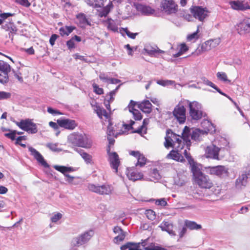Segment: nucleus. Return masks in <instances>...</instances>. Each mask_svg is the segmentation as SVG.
<instances>
[{
	"label": "nucleus",
	"mask_w": 250,
	"mask_h": 250,
	"mask_svg": "<svg viewBox=\"0 0 250 250\" xmlns=\"http://www.w3.org/2000/svg\"><path fill=\"white\" fill-rule=\"evenodd\" d=\"M213 144L219 148L220 151L227 150V147L228 146L229 143L228 140L224 137H219L215 139L213 142Z\"/></svg>",
	"instance_id": "4be33fe9"
},
{
	"label": "nucleus",
	"mask_w": 250,
	"mask_h": 250,
	"mask_svg": "<svg viewBox=\"0 0 250 250\" xmlns=\"http://www.w3.org/2000/svg\"><path fill=\"white\" fill-rule=\"evenodd\" d=\"M145 51L150 56L158 57L160 54H163L165 51L160 49L156 45H147L144 48Z\"/></svg>",
	"instance_id": "aec40b11"
},
{
	"label": "nucleus",
	"mask_w": 250,
	"mask_h": 250,
	"mask_svg": "<svg viewBox=\"0 0 250 250\" xmlns=\"http://www.w3.org/2000/svg\"><path fill=\"white\" fill-rule=\"evenodd\" d=\"M190 10L193 17L200 21H203L208 16V10L207 7L201 6H192Z\"/></svg>",
	"instance_id": "9d476101"
},
{
	"label": "nucleus",
	"mask_w": 250,
	"mask_h": 250,
	"mask_svg": "<svg viewBox=\"0 0 250 250\" xmlns=\"http://www.w3.org/2000/svg\"><path fill=\"white\" fill-rule=\"evenodd\" d=\"M106 0H94V7H101Z\"/></svg>",
	"instance_id": "e2e57ef3"
},
{
	"label": "nucleus",
	"mask_w": 250,
	"mask_h": 250,
	"mask_svg": "<svg viewBox=\"0 0 250 250\" xmlns=\"http://www.w3.org/2000/svg\"><path fill=\"white\" fill-rule=\"evenodd\" d=\"M17 131L16 130H11L10 132L5 133V136L11 140H15L16 139V135Z\"/></svg>",
	"instance_id": "864d4df0"
},
{
	"label": "nucleus",
	"mask_w": 250,
	"mask_h": 250,
	"mask_svg": "<svg viewBox=\"0 0 250 250\" xmlns=\"http://www.w3.org/2000/svg\"><path fill=\"white\" fill-rule=\"evenodd\" d=\"M129 112L132 113L135 120H141L142 119V114L139 110L135 109Z\"/></svg>",
	"instance_id": "c03bdc74"
},
{
	"label": "nucleus",
	"mask_w": 250,
	"mask_h": 250,
	"mask_svg": "<svg viewBox=\"0 0 250 250\" xmlns=\"http://www.w3.org/2000/svg\"><path fill=\"white\" fill-rule=\"evenodd\" d=\"M28 150L31 153V155H32L34 157V158L38 161V163H39L45 168H48L49 167V165L45 161L43 156L36 149L31 146H29L28 147Z\"/></svg>",
	"instance_id": "6ab92c4d"
},
{
	"label": "nucleus",
	"mask_w": 250,
	"mask_h": 250,
	"mask_svg": "<svg viewBox=\"0 0 250 250\" xmlns=\"http://www.w3.org/2000/svg\"><path fill=\"white\" fill-rule=\"evenodd\" d=\"M2 28L6 31L9 32V38H11L10 34L12 35L16 34L17 31V29L13 22H9L2 26Z\"/></svg>",
	"instance_id": "cd10ccee"
},
{
	"label": "nucleus",
	"mask_w": 250,
	"mask_h": 250,
	"mask_svg": "<svg viewBox=\"0 0 250 250\" xmlns=\"http://www.w3.org/2000/svg\"><path fill=\"white\" fill-rule=\"evenodd\" d=\"M185 157L188 161L195 183L201 188L209 189L213 186L212 181L208 176L201 171V165L194 161L187 150L184 151Z\"/></svg>",
	"instance_id": "f03ea898"
},
{
	"label": "nucleus",
	"mask_w": 250,
	"mask_h": 250,
	"mask_svg": "<svg viewBox=\"0 0 250 250\" xmlns=\"http://www.w3.org/2000/svg\"><path fill=\"white\" fill-rule=\"evenodd\" d=\"M217 77L221 81L226 82L228 80L227 75L225 72H218L217 73Z\"/></svg>",
	"instance_id": "3c124183"
},
{
	"label": "nucleus",
	"mask_w": 250,
	"mask_h": 250,
	"mask_svg": "<svg viewBox=\"0 0 250 250\" xmlns=\"http://www.w3.org/2000/svg\"><path fill=\"white\" fill-rule=\"evenodd\" d=\"M185 224L186 227L191 230H198L202 228L201 225L197 224L194 221L186 220L185 222Z\"/></svg>",
	"instance_id": "473e14b6"
},
{
	"label": "nucleus",
	"mask_w": 250,
	"mask_h": 250,
	"mask_svg": "<svg viewBox=\"0 0 250 250\" xmlns=\"http://www.w3.org/2000/svg\"><path fill=\"white\" fill-rule=\"evenodd\" d=\"M47 112L52 115H56V114L61 115V114H62L60 111H59L58 110H56L51 107L47 108Z\"/></svg>",
	"instance_id": "774afa93"
},
{
	"label": "nucleus",
	"mask_w": 250,
	"mask_h": 250,
	"mask_svg": "<svg viewBox=\"0 0 250 250\" xmlns=\"http://www.w3.org/2000/svg\"><path fill=\"white\" fill-rule=\"evenodd\" d=\"M12 71L15 78L17 79L20 82H22L23 78L21 76V73L20 71V70H18V71H16L14 70H13Z\"/></svg>",
	"instance_id": "5fc2aeb1"
},
{
	"label": "nucleus",
	"mask_w": 250,
	"mask_h": 250,
	"mask_svg": "<svg viewBox=\"0 0 250 250\" xmlns=\"http://www.w3.org/2000/svg\"><path fill=\"white\" fill-rule=\"evenodd\" d=\"M160 7L167 15L176 14L178 9V5L174 0H161Z\"/></svg>",
	"instance_id": "6e6552de"
},
{
	"label": "nucleus",
	"mask_w": 250,
	"mask_h": 250,
	"mask_svg": "<svg viewBox=\"0 0 250 250\" xmlns=\"http://www.w3.org/2000/svg\"><path fill=\"white\" fill-rule=\"evenodd\" d=\"M204 133L203 130H201L198 128L193 129L191 132L189 128L186 126L181 137L183 142L187 146V149H189L191 145L190 138L195 141H199L201 134H204Z\"/></svg>",
	"instance_id": "7ed1b4c3"
},
{
	"label": "nucleus",
	"mask_w": 250,
	"mask_h": 250,
	"mask_svg": "<svg viewBox=\"0 0 250 250\" xmlns=\"http://www.w3.org/2000/svg\"><path fill=\"white\" fill-rule=\"evenodd\" d=\"M66 45L68 47V48L70 50L74 48L75 47V42L74 41V39L71 38L70 40H68L66 42Z\"/></svg>",
	"instance_id": "052dcab7"
},
{
	"label": "nucleus",
	"mask_w": 250,
	"mask_h": 250,
	"mask_svg": "<svg viewBox=\"0 0 250 250\" xmlns=\"http://www.w3.org/2000/svg\"><path fill=\"white\" fill-rule=\"evenodd\" d=\"M99 78L102 81H103L104 82H107V83L108 82L109 79H110L108 77L107 75H106L104 73H101L100 74Z\"/></svg>",
	"instance_id": "338daca9"
},
{
	"label": "nucleus",
	"mask_w": 250,
	"mask_h": 250,
	"mask_svg": "<svg viewBox=\"0 0 250 250\" xmlns=\"http://www.w3.org/2000/svg\"><path fill=\"white\" fill-rule=\"evenodd\" d=\"M146 158L145 157V156L141 154L139 155V157L137 158V163L136 164V166H139L142 167L145 166L146 164Z\"/></svg>",
	"instance_id": "4c0bfd02"
},
{
	"label": "nucleus",
	"mask_w": 250,
	"mask_h": 250,
	"mask_svg": "<svg viewBox=\"0 0 250 250\" xmlns=\"http://www.w3.org/2000/svg\"><path fill=\"white\" fill-rule=\"evenodd\" d=\"M94 234V232L92 229L86 231L79 237L74 238L72 241V245L77 247L82 246L88 242Z\"/></svg>",
	"instance_id": "f8f14e48"
},
{
	"label": "nucleus",
	"mask_w": 250,
	"mask_h": 250,
	"mask_svg": "<svg viewBox=\"0 0 250 250\" xmlns=\"http://www.w3.org/2000/svg\"><path fill=\"white\" fill-rule=\"evenodd\" d=\"M113 7L112 2L110 1L106 6L104 7L101 10L98 11V16L100 18L106 17Z\"/></svg>",
	"instance_id": "c85d7f7f"
},
{
	"label": "nucleus",
	"mask_w": 250,
	"mask_h": 250,
	"mask_svg": "<svg viewBox=\"0 0 250 250\" xmlns=\"http://www.w3.org/2000/svg\"><path fill=\"white\" fill-rule=\"evenodd\" d=\"M106 133L107 136L117 137V135H115V130H114L111 123L109 124V125L107 127Z\"/></svg>",
	"instance_id": "49530a36"
},
{
	"label": "nucleus",
	"mask_w": 250,
	"mask_h": 250,
	"mask_svg": "<svg viewBox=\"0 0 250 250\" xmlns=\"http://www.w3.org/2000/svg\"><path fill=\"white\" fill-rule=\"evenodd\" d=\"M145 214L146 217L150 220H154L156 218L155 212L152 209L146 210Z\"/></svg>",
	"instance_id": "a19ab883"
},
{
	"label": "nucleus",
	"mask_w": 250,
	"mask_h": 250,
	"mask_svg": "<svg viewBox=\"0 0 250 250\" xmlns=\"http://www.w3.org/2000/svg\"><path fill=\"white\" fill-rule=\"evenodd\" d=\"M57 123L60 127L69 130H73L77 126L75 120L69 119L61 118L57 120Z\"/></svg>",
	"instance_id": "f3484780"
},
{
	"label": "nucleus",
	"mask_w": 250,
	"mask_h": 250,
	"mask_svg": "<svg viewBox=\"0 0 250 250\" xmlns=\"http://www.w3.org/2000/svg\"><path fill=\"white\" fill-rule=\"evenodd\" d=\"M10 71V65L7 62L0 60V83L5 84L8 82V73Z\"/></svg>",
	"instance_id": "ddd939ff"
},
{
	"label": "nucleus",
	"mask_w": 250,
	"mask_h": 250,
	"mask_svg": "<svg viewBox=\"0 0 250 250\" xmlns=\"http://www.w3.org/2000/svg\"><path fill=\"white\" fill-rule=\"evenodd\" d=\"M82 157L87 164H92L93 163L92 156L86 152L83 153Z\"/></svg>",
	"instance_id": "79ce46f5"
},
{
	"label": "nucleus",
	"mask_w": 250,
	"mask_h": 250,
	"mask_svg": "<svg viewBox=\"0 0 250 250\" xmlns=\"http://www.w3.org/2000/svg\"><path fill=\"white\" fill-rule=\"evenodd\" d=\"M125 233H120L114 238L113 241L115 243L118 244L125 239Z\"/></svg>",
	"instance_id": "a18cd8bd"
},
{
	"label": "nucleus",
	"mask_w": 250,
	"mask_h": 250,
	"mask_svg": "<svg viewBox=\"0 0 250 250\" xmlns=\"http://www.w3.org/2000/svg\"><path fill=\"white\" fill-rule=\"evenodd\" d=\"M201 79L203 83L207 85L210 86L213 88H215V87H215V85L213 83L209 81L206 77H202Z\"/></svg>",
	"instance_id": "09e8293b"
},
{
	"label": "nucleus",
	"mask_w": 250,
	"mask_h": 250,
	"mask_svg": "<svg viewBox=\"0 0 250 250\" xmlns=\"http://www.w3.org/2000/svg\"><path fill=\"white\" fill-rule=\"evenodd\" d=\"M120 31L121 34H122V31H124L126 35L130 38L132 39H135L136 36L138 34V33H131L127 29V28H121L120 29Z\"/></svg>",
	"instance_id": "c9c22d12"
},
{
	"label": "nucleus",
	"mask_w": 250,
	"mask_h": 250,
	"mask_svg": "<svg viewBox=\"0 0 250 250\" xmlns=\"http://www.w3.org/2000/svg\"><path fill=\"white\" fill-rule=\"evenodd\" d=\"M165 142L164 146L166 148H169L170 147L173 148L167 155V158L172 159L177 162H185L184 157L182 156L184 151L182 150L184 148L186 145L183 142L181 136L173 132L170 129L167 130L166 136L165 137ZM187 148L184 149L187 150Z\"/></svg>",
	"instance_id": "f257e3e1"
},
{
	"label": "nucleus",
	"mask_w": 250,
	"mask_h": 250,
	"mask_svg": "<svg viewBox=\"0 0 250 250\" xmlns=\"http://www.w3.org/2000/svg\"><path fill=\"white\" fill-rule=\"evenodd\" d=\"M188 103L189 108V113L191 119L194 120H199L204 116V113L202 111L201 104L196 102H190L189 100L185 101Z\"/></svg>",
	"instance_id": "423d86ee"
},
{
	"label": "nucleus",
	"mask_w": 250,
	"mask_h": 250,
	"mask_svg": "<svg viewBox=\"0 0 250 250\" xmlns=\"http://www.w3.org/2000/svg\"><path fill=\"white\" fill-rule=\"evenodd\" d=\"M15 124L21 129L28 133L35 134L38 132L36 124L31 119L21 120L20 122H15Z\"/></svg>",
	"instance_id": "1a4fd4ad"
},
{
	"label": "nucleus",
	"mask_w": 250,
	"mask_h": 250,
	"mask_svg": "<svg viewBox=\"0 0 250 250\" xmlns=\"http://www.w3.org/2000/svg\"><path fill=\"white\" fill-rule=\"evenodd\" d=\"M75 29L74 26H65L60 28L59 32L62 36H68Z\"/></svg>",
	"instance_id": "2f4dec72"
},
{
	"label": "nucleus",
	"mask_w": 250,
	"mask_h": 250,
	"mask_svg": "<svg viewBox=\"0 0 250 250\" xmlns=\"http://www.w3.org/2000/svg\"><path fill=\"white\" fill-rule=\"evenodd\" d=\"M76 18L78 24L80 27H83L86 25H90V23L87 19L86 15L83 13L78 14Z\"/></svg>",
	"instance_id": "bb28decb"
},
{
	"label": "nucleus",
	"mask_w": 250,
	"mask_h": 250,
	"mask_svg": "<svg viewBox=\"0 0 250 250\" xmlns=\"http://www.w3.org/2000/svg\"><path fill=\"white\" fill-rule=\"evenodd\" d=\"M93 87L95 93L98 95H101L104 93V90L102 88H100L99 86L95 83L93 84Z\"/></svg>",
	"instance_id": "603ef678"
},
{
	"label": "nucleus",
	"mask_w": 250,
	"mask_h": 250,
	"mask_svg": "<svg viewBox=\"0 0 250 250\" xmlns=\"http://www.w3.org/2000/svg\"><path fill=\"white\" fill-rule=\"evenodd\" d=\"M135 124L134 121L132 120L130 121L129 124H124L123 127L126 131H129L131 129H133L132 125Z\"/></svg>",
	"instance_id": "6e6d98bb"
},
{
	"label": "nucleus",
	"mask_w": 250,
	"mask_h": 250,
	"mask_svg": "<svg viewBox=\"0 0 250 250\" xmlns=\"http://www.w3.org/2000/svg\"><path fill=\"white\" fill-rule=\"evenodd\" d=\"M155 204L157 205H158V206H161L163 207H165V206H167V202L165 200V199L162 198V199H160L156 200Z\"/></svg>",
	"instance_id": "bf43d9fd"
},
{
	"label": "nucleus",
	"mask_w": 250,
	"mask_h": 250,
	"mask_svg": "<svg viewBox=\"0 0 250 250\" xmlns=\"http://www.w3.org/2000/svg\"><path fill=\"white\" fill-rule=\"evenodd\" d=\"M250 179V168L244 171L235 181V188L237 189H242L248 184V179Z\"/></svg>",
	"instance_id": "4468645a"
},
{
	"label": "nucleus",
	"mask_w": 250,
	"mask_h": 250,
	"mask_svg": "<svg viewBox=\"0 0 250 250\" xmlns=\"http://www.w3.org/2000/svg\"><path fill=\"white\" fill-rule=\"evenodd\" d=\"M11 94L5 91H0V100H7L10 98Z\"/></svg>",
	"instance_id": "de8ad7c7"
},
{
	"label": "nucleus",
	"mask_w": 250,
	"mask_h": 250,
	"mask_svg": "<svg viewBox=\"0 0 250 250\" xmlns=\"http://www.w3.org/2000/svg\"><path fill=\"white\" fill-rule=\"evenodd\" d=\"M111 148L109 146L107 148V153L108 155V160L109 162L110 167L115 170L116 173L118 172V168L120 164V161L118 154L115 152H111Z\"/></svg>",
	"instance_id": "2eb2a0df"
},
{
	"label": "nucleus",
	"mask_w": 250,
	"mask_h": 250,
	"mask_svg": "<svg viewBox=\"0 0 250 250\" xmlns=\"http://www.w3.org/2000/svg\"><path fill=\"white\" fill-rule=\"evenodd\" d=\"M58 145L57 143H47L46 145V146L47 147L49 148L51 151L55 152H60L62 151V149L58 147Z\"/></svg>",
	"instance_id": "72a5a7b5"
},
{
	"label": "nucleus",
	"mask_w": 250,
	"mask_h": 250,
	"mask_svg": "<svg viewBox=\"0 0 250 250\" xmlns=\"http://www.w3.org/2000/svg\"><path fill=\"white\" fill-rule=\"evenodd\" d=\"M126 175L128 179L133 181L141 180L143 177V175L142 173L134 171L132 169H127Z\"/></svg>",
	"instance_id": "a878e982"
},
{
	"label": "nucleus",
	"mask_w": 250,
	"mask_h": 250,
	"mask_svg": "<svg viewBox=\"0 0 250 250\" xmlns=\"http://www.w3.org/2000/svg\"><path fill=\"white\" fill-rule=\"evenodd\" d=\"M121 85V84H119L118 86H117L116 87V88L115 89L113 90L112 91H110L109 93L107 94L105 96L106 97H107V98H109V100H110V101H114V97L117 93Z\"/></svg>",
	"instance_id": "ea45409f"
},
{
	"label": "nucleus",
	"mask_w": 250,
	"mask_h": 250,
	"mask_svg": "<svg viewBox=\"0 0 250 250\" xmlns=\"http://www.w3.org/2000/svg\"><path fill=\"white\" fill-rule=\"evenodd\" d=\"M187 100H181L175 107L173 111V115L180 124H184L186 119L185 106L188 105V103L185 102Z\"/></svg>",
	"instance_id": "0eeeda50"
},
{
	"label": "nucleus",
	"mask_w": 250,
	"mask_h": 250,
	"mask_svg": "<svg viewBox=\"0 0 250 250\" xmlns=\"http://www.w3.org/2000/svg\"><path fill=\"white\" fill-rule=\"evenodd\" d=\"M162 230L167 231L171 236L176 235L173 230V225L167 221H163L159 226Z\"/></svg>",
	"instance_id": "b1692460"
},
{
	"label": "nucleus",
	"mask_w": 250,
	"mask_h": 250,
	"mask_svg": "<svg viewBox=\"0 0 250 250\" xmlns=\"http://www.w3.org/2000/svg\"><path fill=\"white\" fill-rule=\"evenodd\" d=\"M138 108L146 113H150L152 110V104L148 100H145L138 105Z\"/></svg>",
	"instance_id": "393cba45"
},
{
	"label": "nucleus",
	"mask_w": 250,
	"mask_h": 250,
	"mask_svg": "<svg viewBox=\"0 0 250 250\" xmlns=\"http://www.w3.org/2000/svg\"><path fill=\"white\" fill-rule=\"evenodd\" d=\"M149 120L148 118H145L144 119L143 122V125L139 126L138 129L133 130L132 131V133H137L138 134H141L143 133L144 134L146 133V125L149 124Z\"/></svg>",
	"instance_id": "c756f323"
},
{
	"label": "nucleus",
	"mask_w": 250,
	"mask_h": 250,
	"mask_svg": "<svg viewBox=\"0 0 250 250\" xmlns=\"http://www.w3.org/2000/svg\"><path fill=\"white\" fill-rule=\"evenodd\" d=\"M87 188L89 191L101 195H111L114 190L113 187L107 183L101 185L89 183L88 184Z\"/></svg>",
	"instance_id": "39448f33"
},
{
	"label": "nucleus",
	"mask_w": 250,
	"mask_h": 250,
	"mask_svg": "<svg viewBox=\"0 0 250 250\" xmlns=\"http://www.w3.org/2000/svg\"><path fill=\"white\" fill-rule=\"evenodd\" d=\"M121 85V84H119L118 86H117L116 87V88L115 89L113 90L112 91H110L109 93L107 94L105 96L106 97H107V98H109V100H110V101H114V97L117 93Z\"/></svg>",
	"instance_id": "58836bf2"
},
{
	"label": "nucleus",
	"mask_w": 250,
	"mask_h": 250,
	"mask_svg": "<svg viewBox=\"0 0 250 250\" xmlns=\"http://www.w3.org/2000/svg\"><path fill=\"white\" fill-rule=\"evenodd\" d=\"M68 142L74 146L89 148L92 145V141L86 137L79 134H71L68 136Z\"/></svg>",
	"instance_id": "20e7f679"
},
{
	"label": "nucleus",
	"mask_w": 250,
	"mask_h": 250,
	"mask_svg": "<svg viewBox=\"0 0 250 250\" xmlns=\"http://www.w3.org/2000/svg\"><path fill=\"white\" fill-rule=\"evenodd\" d=\"M105 22L107 24V28L109 30H111L113 32H118V25L114 20L111 18H108Z\"/></svg>",
	"instance_id": "7c9ffc66"
},
{
	"label": "nucleus",
	"mask_w": 250,
	"mask_h": 250,
	"mask_svg": "<svg viewBox=\"0 0 250 250\" xmlns=\"http://www.w3.org/2000/svg\"><path fill=\"white\" fill-rule=\"evenodd\" d=\"M18 3L25 7H28L31 5V3L28 1V0H19Z\"/></svg>",
	"instance_id": "0e129e2a"
},
{
	"label": "nucleus",
	"mask_w": 250,
	"mask_h": 250,
	"mask_svg": "<svg viewBox=\"0 0 250 250\" xmlns=\"http://www.w3.org/2000/svg\"><path fill=\"white\" fill-rule=\"evenodd\" d=\"M54 168L62 173L64 176H65V174H66V167L55 165L54 166Z\"/></svg>",
	"instance_id": "8fccbe9b"
},
{
	"label": "nucleus",
	"mask_w": 250,
	"mask_h": 250,
	"mask_svg": "<svg viewBox=\"0 0 250 250\" xmlns=\"http://www.w3.org/2000/svg\"><path fill=\"white\" fill-rule=\"evenodd\" d=\"M199 26H198L197 30L187 36V40L188 41L191 42L193 41H196L199 38V36L198 35V33L199 32Z\"/></svg>",
	"instance_id": "f704fd0d"
},
{
	"label": "nucleus",
	"mask_w": 250,
	"mask_h": 250,
	"mask_svg": "<svg viewBox=\"0 0 250 250\" xmlns=\"http://www.w3.org/2000/svg\"><path fill=\"white\" fill-rule=\"evenodd\" d=\"M62 217V214L61 213H57L54 215L51 218V220L52 222L56 223Z\"/></svg>",
	"instance_id": "4d7b16f0"
},
{
	"label": "nucleus",
	"mask_w": 250,
	"mask_h": 250,
	"mask_svg": "<svg viewBox=\"0 0 250 250\" xmlns=\"http://www.w3.org/2000/svg\"><path fill=\"white\" fill-rule=\"evenodd\" d=\"M244 19L240 21L235 25V28L240 35L244 36L250 33Z\"/></svg>",
	"instance_id": "412c9836"
},
{
	"label": "nucleus",
	"mask_w": 250,
	"mask_h": 250,
	"mask_svg": "<svg viewBox=\"0 0 250 250\" xmlns=\"http://www.w3.org/2000/svg\"><path fill=\"white\" fill-rule=\"evenodd\" d=\"M59 36L57 34H54L51 35L49 39V43L52 46L55 44V41L59 38Z\"/></svg>",
	"instance_id": "13d9d810"
},
{
	"label": "nucleus",
	"mask_w": 250,
	"mask_h": 250,
	"mask_svg": "<svg viewBox=\"0 0 250 250\" xmlns=\"http://www.w3.org/2000/svg\"><path fill=\"white\" fill-rule=\"evenodd\" d=\"M221 151L217 146L213 144L212 145L207 146L206 150L207 157L213 159L219 160V152Z\"/></svg>",
	"instance_id": "a211bd4d"
},
{
	"label": "nucleus",
	"mask_w": 250,
	"mask_h": 250,
	"mask_svg": "<svg viewBox=\"0 0 250 250\" xmlns=\"http://www.w3.org/2000/svg\"><path fill=\"white\" fill-rule=\"evenodd\" d=\"M113 101H110L109 100V98H107V97H105L104 101V104L107 110L110 111L111 108H110V103H112Z\"/></svg>",
	"instance_id": "69168bd1"
},
{
	"label": "nucleus",
	"mask_w": 250,
	"mask_h": 250,
	"mask_svg": "<svg viewBox=\"0 0 250 250\" xmlns=\"http://www.w3.org/2000/svg\"><path fill=\"white\" fill-rule=\"evenodd\" d=\"M245 0H230L229 4L233 10L238 11H245L250 10V5L248 2H244Z\"/></svg>",
	"instance_id": "dca6fc26"
},
{
	"label": "nucleus",
	"mask_w": 250,
	"mask_h": 250,
	"mask_svg": "<svg viewBox=\"0 0 250 250\" xmlns=\"http://www.w3.org/2000/svg\"><path fill=\"white\" fill-rule=\"evenodd\" d=\"M206 168L207 172L209 174L220 178H224L228 176L229 175L228 169L224 166L208 167Z\"/></svg>",
	"instance_id": "9b49d317"
},
{
	"label": "nucleus",
	"mask_w": 250,
	"mask_h": 250,
	"mask_svg": "<svg viewBox=\"0 0 250 250\" xmlns=\"http://www.w3.org/2000/svg\"><path fill=\"white\" fill-rule=\"evenodd\" d=\"M151 177L154 180H158L161 178L159 171L157 168H154L150 172Z\"/></svg>",
	"instance_id": "37998d69"
},
{
	"label": "nucleus",
	"mask_w": 250,
	"mask_h": 250,
	"mask_svg": "<svg viewBox=\"0 0 250 250\" xmlns=\"http://www.w3.org/2000/svg\"><path fill=\"white\" fill-rule=\"evenodd\" d=\"M157 83L160 85L166 86L167 85H172L174 84L175 81L172 80H159L157 81Z\"/></svg>",
	"instance_id": "e433bc0d"
},
{
	"label": "nucleus",
	"mask_w": 250,
	"mask_h": 250,
	"mask_svg": "<svg viewBox=\"0 0 250 250\" xmlns=\"http://www.w3.org/2000/svg\"><path fill=\"white\" fill-rule=\"evenodd\" d=\"M135 6L137 11L145 15H149L155 12V10L149 6L142 4H137Z\"/></svg>",
	"instance_id": "5701e85b"
},
{
	"label": "nucleus",
	"mask_w": 250,
	"mask_h": 250,
	"mask_svg": "<svg viewBox=\"0 0 250 250\" xmlns=\"http://www.w3.org/2000/svg\"><path fill=\"white\" fill-rule=\"evenodd\" d=\"M211 41H207L204 44H203L201 46V50L203 51H206L210 49V47H208V45L209 44Z\"/></svg>",
	"instance_id": "680f3d73"
}]
</instances>
